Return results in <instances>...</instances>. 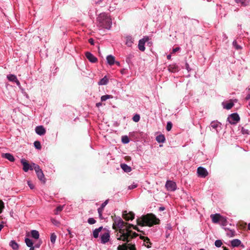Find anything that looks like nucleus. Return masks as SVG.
Returning <instances> with one entry per match:
<instances>
[{
	"label": "nucleus",
	"mask_w": 250,
	"mask_h": 250,
	"mask_svg": "<svg viewBox=\"0 0 250 250\" xmlns=\"http://www.w3.org/2000/svg\"><path fill=\"white\" fill-rule=\"evenodd\" d=\"M160 220L152 213H148L142 216L137 220L138 225L141 226H147L151 227L154 225L159 224Z\"/></svg>",
	"instance_id": "1"
},
{
	"label": "nucleus",
	"mask_w": 250,
	"mask_h": 250,
	"mask_svg": "<svg viewBox=\"0 0 250 250\" xmlns=\"http://www.w3.org/2000/svg\"><path fill=\"white\" fill-rule=\"evenodd\" d=\"M98 26L103 28L110 29L112 24L111 19L105 13L100 14L97 18Z\"/></svg>",
	"instance_id": "2"
},
{
	"label": "nucleus",
	"mask_w": 250,
	"mask_h": 250,
	"mask_svg": "<svg viewBox=\"0 0 250 250\" xmlns=\"http://www.w3.org/2000/svg\"><path fill=\"white\" fill-rule=\"evenodd\" d=\"M117 229L119 230V233H120V236H119L118 233H117V239L126 242H130L129 236L130 233L132 232V230L130 229V227L117 228Z\"/></svg>",
	"instance_id": "3"
},
{
	"label": "nucleus",
	"mask_w": 250,
	"mask_h": 250,
	"mask_svg": "<svg viewBox=\"0 0 250 250\" xmlns=\"http://www.w3.org/2000/svg\"><path fill=\"white\" fill-rule=\"evenodd\" d=\"M228 120L230 124L235 125L239 121L240 117L237 113H234L229 116Z\"/></svg>",
	"instance_id": "4"
},
{
	"label": "nucleus",
	"mask_w": 250,
	"mask_h": 250,
	"mask_svg": "<svg viewBox=\"0 0 250 250\" xmlns=\"http://www.w3.org/2000/svg\"><path fill=\"white\" fill-rule=\"evenodd\" d=\"M118 250H136L135 245L125 243L122 245H119Z\"/></svg>",
	"instance_id": "5"
},
{
	"label": "nucleus",
	"mask_w": 250,
	"mask_h": 250,
	"mask_svg": "<svg viewBox=\"0 0 250 250\" xmlns=\"http://www.w3.org/2000/svg\"><path fill=\"white\" fill-rule=\"evenodd\" d=\"M128 225L127 223L125 222L122 220L120 219L117 222H115L113 224V229H115L116 231L118 230L117 228H122L126 227V225Z\"/></svg>",
	"instance_id": "6"
},
{
	"label": "nucleus",
	"mask_w": 250,
	"mask_h": 250,
	"mask_svg": "<svg viewBox=\"0 0 250 250\" xmlns=\"http://www.w3.org/2000/svg\"><path fill=\"white\" fill-rule=\"evenodd\" d=\"M165 187L167 190L173 191L176 189V184L172 181H167Z\"/></svg>",
	"instance_id": "7"
},
{
	"label": "nucleus",
	"mask_w": 250,
	"mask_h": 250,
	"mask_svg": "<svg viewBox=\"0 0 250 250\" xmlns=\"http://www.w3.org/2000/svg\"><path fill=\"white\" fill-rule=\"evenodd\" d=\"M110 239V233L108 230H106L104 233L101 235V243L105 244L109 241Z\"/></svg>",
	"instance_id": "8"
},
{
	"label": "nucleus",
	"mask_w": 250,
	"mask_h": 250,
	"mask_svg": "<svg viewBox=\"0 0 250 250\" xmlns=\"http://www.w3.org/2000/svg\"><path fill=\"white\" fill-rule=\"evenodd\" d=\"M135 214L132 212L127 213L126 211H124L123 217L126 221L132 220L134 218Z\"/></svg>",
	"instance_id": "9"
},
{
	"label": "nucleus",
	"mask_w": 250,
	"mask_h": 250,
	"mask_svg": "<svg viewBox=\"0 0 250 250\" xmlns=\"http://www.w3.org/2000/svg\"><path fill=\"white\" fill-rule=\"evenodd\" d=\"M197 173L199 176L203 178L206 177L208 174L206 168L201 167L197 168Z\"/></svg>",
	"instance_id": "10"
},
{
	"label": "nucleus",
	"mask_w": 250,
	"mask_h": 250,
	"mask_svg": "<svg viewBox=\"0 0 250 250\" xmlns=\"http://www.w3.org/2000/svg\"><path fill=\"white\" fill-rule=\"evenodd\" d=\"M21 163L23 165V170L25 172L28 171L29 170H33V168L30 167V165L28 162L24 159L21 160Z\"/></svg>",
	"instance_id": "11"
},
{
	"label": "nucleus",
	"mask_w": 250,
	"mask_h": 250,
	"mask_svg": "<svg viewBox=\"0 0 250 250\" xmlns=\"http://www.w3.org/2000/svg\"><path fill=\"white\" fill-rule=\"evenodd\" d=\"M221 217L222 216L218 213L210 215V218L211 219L212 222L215 224L218 223L220 222Z\"/></svg>",
	"instance_id": "12"
},
{
	"label": "nucleus",
	"mask_w": 250,
	"mask_h": 250,
	"mask_svg": "<svg viewBox=\"0 0 250 250\" xmlns=\"http://www.w3.org/2000/svg\"><path fill=\"white\" fill-rule=\"evenodd\" d=\"M85 56L86 58L91 62H97L98 60L97 58H96L93 54H92L90 52H86L85 53Z\"/></svg>",
	"instance_id": "13"
},
{
	"label": "nucleus",
	"mask_w": 250,
	"mask_h": 250,
	"mask_svg": "<svg viewBox=\"0 0 250 250\" xmlns=\"http://www.w3.org/2000/svg\"><path fill=\"white\" fill-rule=\"evenodd\" d=\"M7 78L9 81L15 82L18 86L20 85V83L15 75L9 74L7 75Z\"/></svg>",
	"instance_id": "14"
},
{
	"label": "nucleus",
	"mask_w": 250,
	"mask_h": 250,
	"mask_svg": "<svg viewBox=\"0 0 250 250\" xmlns=\"http://www.w3.org/2000/svg\"><path fill=\"white\" fill-rule=\"evenodd\" d=\"M35 131L36 133L39 135H43L46 132L45 128L42 125L37 126L35 129Z\"/></svg>",
	"instance_id": "15"
},
{
	"label": "nucleus",
	"mask_w": 250,
	"mask_h": 250,
	"mask_svg": "<svg viewBox=\"0 0 250 250\" xmlns=\"http://www.w3.org/2000/svg\"><path fill=\"white\" fill-rule=\"evenodd\" d=\"M231 245L233 247H237L239 246H241L242 247H244L243 244H241V241L237 239L232 240L231 241Z\"/></svg>",
	"instance_id": "16"
},
{
	"label": "nucleus",
	"mask_w": 250,
	"mask_h": 250,
	"mask_svg": "<svg viewBox=\"0 0 250 250\" xmlns=\"http://www.w3.org/2000/svg\"><path fill=\"white\" fill-rule=\"evenodd\" d=\"M1 156L3 158H5L10 161V162H14L15 161V158L13 155L10 153H2Z\"/></svg>",
	"instance_id": "17"
},
{
	"label": "nucleus",
	"mask_w": 250,
	"mask_h": 250,
	"mask_svg": "<svg viewBox=\"0 0 250 250\" xmlns=\"http://www.w3.org/2000/svg\"><path fill=\"white\" fill-rule=\"evenodd\" d=\"M146 41L144 39H141L139 42L138 48L140 50L144 51L145 50V43Z\"/></svg>",
	"instance_id": "18"
},
{
	"label": "nucleus",
	"mask_w": 250,
	"mask_h": 250,
	"mask_svg": "<svg viewBox=\"0 0 250 250\" xmlns=\"http://www.w3.org/2000/svg\"><path fill=\"white\" fill-rule=\"evenodd\" d=\"M106 60L108 63L110 65H112L115 63V57L112 55L107 56Z\"/></svg>",
	"instance_id": "19"
},
{
	"label": "nucleus",
	"mask_w": 250,
	"mask_h": 250,
	"mask_svg": "<svg viewBox=\"0 0 250 250\" xmlns=\"http://www.w3.org/2000/svg\"><path fill=\"white\" fill-rule=\"evenodd\" d=\"M121 167L125 172H129L131 171V167L125 164H121Z\"/></svg>",
	"instance_id": "20"
},
{
	"label": "nucleus",
	"mask_w": 250,
	"mask_h": 250,
	"mask_svg": "<svg viewBox=\"0 0 250 250\" xmlns=\"http://www.w3.org/2000/svg\"><path fill=\"white\" fill-rule=\"evenodd\" d=\"M103 229V227H100L99 228L96 229L95 230H94L93 231V237L95 238H98L99 237V233L102 231Z\"/></svg>",
	"instance_id": "21"
},
{
	"label": "nucleus",
	"mask_w": 250,
	"mask_h": 250,
	"mask_svg": "<svg viewBox=\"0 0 250 250\" xmlns=\"http://www.w3.org/2000/svg\"><path fill=\"white\" fill-rule=\"evenodd\" d=\"M133 38L130 37H126V42L125 44L126 45H127L129 47H131L133 43Z\"/></svg>",
	"instance_id": "22"
},
{
	"label": "nucleus",
	"mask_w": 250,
	"mask_h": 250,
	"mask_svg": "<svg viewBox=\"0 0 250 250\" xmlns=\"http://www.w3.org/2000/svg\"><path fill=\"white\" fill-rule=\"evenodd\" d=\"M37 175L38 176V178H39V179L40 180H41V181H42L43 182H45V178H44V175L42 172V171L41 170L40 171H39V172L37 173Z\"/></svg>",
	"instance_id": "23"
},
{
	"label": "nucleus",
	"mask_w": 250,
	"mask_h": 250,
	"mask_svg": "<svg viewBox=\"0 0 250 250\" xmlns=\"http://www.w3.org/2000/svg\"><path fill=\"white\" fill-rule=\"evenodd\" d=\"M156 140L158 143H164L165 142L166 139L165 136L163 134H161L157 136L156 138Z\"/></svg>",
	"instance_id": "24"
},
{
	"label": "nucleus",
	"mask_w": 250,
	"mask_h": 250,
	"mask_svg": "<svg viewBox=\"0 0 250 250\" xmlns=\"http://www.w3.org/2000/svg\"><path fill=\"white\" fill-rule=\"evenodd\" d=\"M31 234L32 237L36 239H38L39 238V233L36 230H32L31 231Z\"/></svg>",
	"instance_id": "25"
},
{
	"label": "nucleus",
	"mask_w": 250,
	"mask_h": 250,
	"mask_svg": "<svg viewBox=\"0 0 250 250\" xmlns=\"http://www.w3.org/2000/svg\"><path fill=\"white\" fill-rule=\"evenodd\" d=\"M10 246L15 250H18L19 249V245L14 240L10 242Z\"/></svg>",
	"instance_id": "26"
},
{
	"label": "nucleus",
	"mask_w": 250,
	"mask_h": 250,
	"mask_svg": "<svg viewBox=\"0 0 250 250\" xmlns=\"http://www.w3.org/2000/svg\"><path fill=\"white\" fill-rule=\"evenodd\" d=\"M168 69L171 72H175L177 71L178 66L176 65H170L168 66Z\"/></svg>",
	"instance_id": "27"
},
{
	"label": "nucleus",
	"mask_w": 250,
	"mask_h": 250,
	"mask_svg": "<svg viewBox=\"0 0 250 250\" xmlns=\"http://www.w3.org/2000/svg\"><path fill=\"white\" fill-rule=\"evenodd\" d=\"M108 81V79L105 76L99 81L98 84L99 85H105L107 83Z\"/></svg>",
	"instance_id": "28"
},
{
	"label": "nucleus",
	"mask_w": 250,
	"mask_h": 250,
	"mask_svg": "<svg viewBox=\"0 0 250 250\" xmlns=\"http://www.w3.org/2000/svg\"><path fill=\"white\" fill-rule=\"evenodd\" d=\"M219 222H220V224L221 225H222L223 226H227V225L228 224V221H227V219L222 216L221 218V219H220V221Z\"/></svg>",
	"instance_id": "29"
},
{
	"label": "nucleus",
	"mask_w": 250,
	"mask_h": 250,
	"mask_svg": "<svg viewBox=\"0 0 250 250\" xmlns=\"http://www.w3.org/2000/svg\"><path fill=\"white\" fill-rule=\"evenodd\" d=\"M25 242L28 247L32 246V245H33V242H32V241L28 238H26L25 239Z\"/></svg>",
	"instance_id": "30"
},
{
	"label": "nucleus",
	"mask_w": 250,
	"mask_h": 250,
	"mask_svg": "<svg viewBox=\"0 0 250 250\" xmlns=\"http://www.w3.org/2000/svg\"><path fill=\"white\" fill-rule=\"evenodd\" d=\"M219 124H220V123L217 121H213L210 124V126L214 129H216L217 127L218 126Z\"/></svg>",
	"instance_id": "31"
},
{
	"label": "nucleus",
	"mask_w": 250,
	"mask_h": 250,
	"mask_svg": "<svg viewBox=\"0 0 250 250\" xmlns=\"http://www.w3.org/2000/svg\"><path fill=\"white\" fill-rule=\"evenodd\" d=\"M112 95H104V96H102L101 97V101L102 102L103 101H106V100L108 99H110V98H112Z\"/></svg>",
	"instance_id": "32"
},
{
	"label": "nucleus",
	"mask_w": 250,
	"mask_h": 250,
	"mask_svg": "<svg viewBox=\"0 0 250 250\" xmlns=\"http://www.w3.org/2000/svg\"><path fill=\"white\" fill-rule=\"evenodd\" d=\"M233 105H234V104L232 102H230V103L227 104L224 106V107L225 108L229 110V109H231L233 106Z\"/></svg>",
	"instance_id": "33"
},
{
	"label": "nucleus",
	"mask_w": 250,
	"mask_h": 250,
	"mask_svg": "<svg viewBox=\"0 0 250 250\" xmlns=\"http://www.w3.org/2000/svg\"><path fill=\"white\" fill-rule=\"evenodd\" d=\"M122 142L124 144H127L129 142V139L127 136H124L122 137Z\"/></svg>",
	"instance_id": "34"
},
{
	"label": "nucleus",
	"mask_w": 250,
	"mask_h": 250,
	"mask_svg": "<svg viewBox=\"0 0 250 250\" xmlns=\"http://www.w3.org/2000/svg\"><path fill=\"white\" fill-rule=\"evenodd\" d=\"M56 238H57V236L54 233H53L51 234L50 241L52 243H53V244L55 243L56 240Z\"/></svg>",
	"instance_id": "35"
},
{
	"label": "nucleus",
	"mask_w": 250,
	"mask_h": 250,
	"mask_svg": "<svg viewBox=\"0 0 250 250\" xmlns=\"http://www.w3.org/2000/svg\"><path fill=\"white\" fill-rule=\"evenodd\" d=\"M35 147L38 149H41V145L39 141H36L34 143Z\"/></svg>",
	"instance_id": "36"
},
{
	"label": "nucleus",
	"mask_w": 250,
	"mask_h": 250,
	"mask_svg": "<svg viewBox=\"0 0 250 250\" xmlns=\"http://www.w3.org/2000/svg\"><path fill=\"white\" fill-rule=\"evenodd\" d=\"M138 235H139L138 233H136L135 232H133L132 231V232L130 233V235L129 236L130 241H131V239L136 237Z\"/></svg>",
	"instance_id": "37"
},
{
	"label": "nucleus",
	"mask_w": 250,
	"mask_h": 250,
	"mask_svg": "<svg viewBox=\"0 0 250 250\" xmlns=\"http://www.w3.org/2000/svg\"><path fill=\"white\" fill-rule=\"evenodd\" d=\"M33 166L34 169L35 170L36 173L42 170L38 165L33 164Z\"/></svg>",
	"instance_id": "38"
},
{
	"label": "nucleus",
	"mask_w": 250,
	"mask_h": 250,
	"mask_svg": "<svg viewBox=\"0 0 250 250\" xmlns=\"http://www.w3.org/2000/svg\"><path fill=\"white\" fill-rule=\"evenodd\" d=\"M140 115L139 114H136L133 116L132 119L134 122H138L140 120Z\"/></svg>",
	"instance_id": "39"
},
{
	"label": "nucleus",
	"mask_w": 250,
	"mask_h": 250,
	"mask_svg": "<svg viewBox=\"0 0 250 250\" xmlns=\"http://www.w3.org/2000/svg\"><path fill=\"white\" fill-rule=\"evenodd\" d=\"M222 244L223 243L220 240H216L215 242V243H214L215 246L218 248L220 247L221 246V245H222Z\"/></svg>",
	"instance_id": "40"
},
{
	"label": "nucleus",
	"mask_w": 250,
	"mask_h": 250,
	"mask_svg": "<svg viewBox=\"0 0 250 250\" xmlns=\"http://www.w3.org/2000/svg\"><path fill=\"white\" fill-rule=\"evenodd\" d=\"M144 242H146V243H147V244H149L150 245H146V246L148 248H149L151 247V243L150 241V240L147 237L146 238V239L144 241Z\"/></svg>",
	"instance_id": "41"
},
{
	"label": "nucleus",
	"mask_w": 250,
	"mask_h": 250,
	"mask_svg": "<svg viewBox=\"0 0 250 250\" xmlns=\"http://www.w3.org/2000/svg\"><path fill=\"white\" fill-rule=\"evenodd\" d=\"M104 210V208H102L101 207H100L98 209V213H99V217L100 218H102V212Z\"/></svg>",
	"instance_id": "42"
},
{
	"label": "nucleus",
	"mask_w": 250,
	"mask_h": 250,
	"mask_svg": "<svg viewBox=\"0 0 250 250\" xmlns=\"http://www.w3.org/2000/svg\"><path fill=\"white\" fill-rule=\"evenodd\" d=\"M172 124L170 122L167 123L166 129L167 131H170L171 129Z\"/></svg>",
	"instance_id": "43"
},
{
	"label": "nucleus",
	"mask_w": 250,
	"mask_h": 250,
	"mask_svg": "<svg viewBox=\"0 0 250 250\" xmlns=\"http://www.w3.org/2000/svg\"><path fill=\"white\" fill-rule=\"evenodd\" d=\"M87 222L89 224L92 225L95 224L96 222V221L93 218H89L88 219Z\"/></svg>",
	"instance_id": "44"
},
{
	"label": "nucleus",
	"mask_w": 250,
	"mask_h": 250,
	"mask_svg": "<svg viewBox=\"0 0 250 250\" xmlns=\"http://www.w3.org/2000/svg\"><path fill=\"white\" fill-rule=\"evenodd\" d=\"M232 44L235 47V48L236 49H240L241 48L240 46H239V45H238L237 44V43L236 41H233V43H232Z\"/></svg>",
	"instance_id": "45"
},
{
	"label": "nucleus",
	"mask_w": 250,
	"mask_h": 250,
	"mask_svg": "<svg viewBox=\"0 0 250 250\" xmlns=\"http://www.w3.org/2000/svg\"><path fill=\"white\" fill-rule=\"evenodd\" d=\"M4 203L3 202L0 200V213H1L3 209L4 208Z\"/></svg>",
	"instance_id": "46"
},
{
	"label": "nucleus",
	"mask_w": 250,
	"mask_h": 250,
	"mask_svg": "<svg viewBox=\"0 0 250 250\" xmlns=\"http://www.w3.org/2000/svg\"><path fill=\"white\" fill-rule=\"evenodd\" d=\"M109 201V199L106 200L101 205V207L103 208L104 209V208L105 207V206L108 204Z\"/></svg>",
	"instance_id": "47"
},
{
	"label": "nucleus",
	"mask_w": 250,
	"mask_h": 250,
	"mask_svg": "<svg viewBox=\"0 0 250 250\" xmlns=\"http://www.w3.org/2000/svg\"><path fill=\"white\" fill-rule=\"evenodd\" d=\"M27 184L31 189H33L34 188V186L33 184L31 183L30 181H28Z\"/></svg>",
	"instance_id": "48"
},
{
	"label": "nucleus",
	"mask_w": 250,
	"mask_h": 250,
	"mask_svg": "<svg viewBox=\"0 0 250 250\" xmlns=\"http://www.w3.org/2000/svg\"><path fill=\"white\" fill-rule=\"evenodd\" d=\"M51 221H52V223L53 224H54V225H55L56 226L59 225V224H60L59 222L58 221H57V220H56L55 219H52Z\"/></svg>",
	"instance_id": "49"
},
{
	"label": "nucleus",
	"mask_w": 250,
	"mask_h": 250,
	"mask_svg": "<svg viewBox=\"0 0 250 250\" xmlns=\"http://www.w3.org/2000/svg\"><path fill=\"white\" fill-rule=\"evenodd\" d=\"M62 208L63 207L62 206H59L56 208V210L57 212H60L62 210Z\"/></svg>",
	"instance_id": "50"
},
{
	"label": "nucleus",
	"mask_w": 250,
	"mask_h": 250,
	"mask_svg": "<svg viewBox=\"0 0 250 250\" xmlns=\"http://www.w3.org/2000/svg\"><path fill=\"white\" fill-rule=\"evenodd\" d=\"M88 42L91 44L94 45V41L93 39L90 38L88 40Z\"/></svg>",
	"instance_id": "51"
},
{
	"label": "nucleus",
	"mask_w": 250,
	"mask_h": 250,
	"mask_svg": "<svg viewBox=\"0 0 250 250\" xmlns=\"http://www.w3.org/2000/svg\"><path fill=\"white\" fill-rule=\"evenodd\" d=\"M179 49H180V48H179V47H176V48H175L173 49V50H172V53H175V52H177L178 51H179Z\"/></svg>",
	"instance_id": "52"
},
{
	"label": "nucleus",
	"mask_w": 250,
	"mask_h": 250,
	"mask_svg": "<svg viewBox=\"0 0 250 250\" xmlns=\"http://www.w3.org/2000/svg\"><path fill=\"white\" fill-rule=\"evenodd\" d=\"M133 229H134L136 230L137 231L141 232H142L144 234H145L144 232H143V231H141L139 229V228H138L137 227L135 226H134Z\"/></svg>",
	"instance_id": "53"
},
{
	"label": "nucleus",
	"mask_w": 250,
	"mask_h": 250,
	"mask_svg": "<svg viewBox=\"0 0 250 250\" xmlns=\"http://www.w3.org/2000/svg\"><path fill=\"white\" fill-rule=\"evenodd\" d=\"M230 234L229 235H230V237H233V236H235V232L234 231L230 230Z\"/></svg>",
	"instance_id": "54"
},
{
	"label": "nucleus",
	"mask_w": 250,
	"mask_h": 250,
	"mask_svg": "<svg viewBox=\"0 0 250 250\" xmlns=\"http://www.w3.org/2000/svg\"><path fill=\"white\" fill-rule=\"evenodd\" d=\"M125 159L126 161H129L131 160V157L130 156H126L125 157Z\"/></svg>",
	"instance_id": "55"
},
{
	"label": "nucleus",
	"mask_w": 250,
	"mask_h": 250,
	"mask_svg": "<svg viewBox=\"0 0 250 250\" xmlns=\"http://www.w3.org/2000/svg\"><path fill=\"white\" fill-rule=\"evenodd\" d=\"M135 188H136V185H133L129 186L128 187V188L130 189H132Z\"/></svg>",
	"instance_id": "56"
},
{
	"label": "nucleus",
	"mask_w": 250,
	"mask_h": 250,
	"mask_svg": "<svg viewBox=\"0 0 250 250\" xmlns=\"http://www.w3.org/2000/svg\"><path fill=\"white\" fill-rule=\"evenodd\" d=\"M245 100H246V101H249V100H250V94H248V95H247V96H246V98H245Z\"/></svg>",
	"instance_id": "57"
},
{
	"label": "nucleus",
	"mask_w": 250,
	"mask_h": 250,
	"mask_svg": "<svg viewBox=\"0 0 250 250\" xmlns=\"http://www.w3.org/2000/svg\"><path fill=\"white\" fill-rule=\"evenodd\" d=\"M134 225L132 224H128V225H126V227H130V229L132 228L133 229Z\"/></svg>",
	"instance_id": "58"
},
{
	"label": "nucleus",
	"mask_w": 250,
	"mask_h": 250,
	"mask_svg": "<svg viewBox=\"0 0 250 250\" xmlns=\"http://www.w3.org/2000/svg\"><path fill=\"white\" fill-rule=\"evenodd\" d=\"M41 244V242H39L37 244H36L34 246L35 247V248H39L40 247Z\"/></svg>",
	"instance_id": "59"
},
{
	"label": "nucleus",
	"mask_w": 250,
	"mask_h": 250,
	"mask_svg": "<svg viewBox=\"0 0 250 250\" xmlns=\"http://www.w3.org/2000/svg\"><path fill=\"white\" fill-rule=\"evenodd\" d=\"M146 237H145V236H142V235H140V238L141 239H142V240H144V241L145 240V239H146Z\"/></svg>",
	"instance_id": "60"
},
{
	"label": "nucleus",
	"mask_w": 250,
	"mask_h": 250,
	"mask_svg": "<svg viewBox=\"0 0 250 250\" xmlns=\"http://www.w3.org/2000/svg\"><path fill=\"white\" fill-rule=\"evenodd\" d=\"M146 237H145V236H142V235H140V238L141 239H142V240H144V241L145 240V239H146Z\"/></svg>",
	"instance_id": "61"
},
{
	"label": "nucleus",
	"mask_w": 250,
	"mask_h": 250,
	"mask_svg": "<svg viewBox=\"0 0 250 250\" xmlns=\"http://www.w3.org/2000/svg\"><path fill=\"white\" fill-rule=\"evenodd\" d=\"M165 209V208L164 207H161L159 208L160 211H163Z\"/></svg>",
	"instance_id": "62"
},
{
	"label": "nucleus",
	"mask_w": 250,
	"mask_h": 250,
	"mask_svg": "<svg viewBox=\"0 0 250 250\" xmlns=\"http://www.w3.org/2000/svg\"><path fill=\"white\" fill-rule=\"evenodd\" d=\"M102 105V104L101 103H98L96 104V106L98 107H100Z\"/></svg>",
	"instance_id": "63"
},
{
	"label": "nucleus",
	"mask_w": 250,
	"mask_h": 250,
	"mask_svg": "<svg viewBox=\"0 0 250 250\" xmlns=\"http://www.w3.org/2000/svg\"><path fill=\"white\" fill-rule=\"evenodd\" d=\"M29 247L30 248L29 250H35V247L33 246V245H32V246H31Z\"/></svg>",
	"instance_id": "64"
}]
</instances>
